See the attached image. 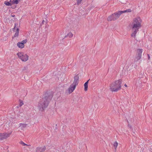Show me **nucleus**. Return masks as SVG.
<instances>
[{"label":"nucleus","instance_id":"20","mask_svg":"<svg viewBox=\"0 0 152 152\" xmlns=\"http://www.w3.org/2000/svg\"><path fill=\"white\" fill-rule=\"evenodd\" d=\"M23 104V102L22 101L20 100L19 105L20 106H21Z\"/></svg>","mask_w":152,"mask_h":152},{"label":"nucleus","instance_id":"1","mask_svg":"<svg viewBox=\"0 0 152 152\" xmlns=\"http://www.w3.org/2000/svg\"><path fill=\"white\" fill-rule=\"evenodd\" d=\"M142 19L140 17H136L133 18L132 23L130 24L132 28V37L134 38L135 37L139 29L142 26Z\"/></svg>","mask_w":152,"mask_h":152},{"label":"nucleus","instance_id":"12","mask_svg":"<svg viewBox=\"0 0 152 152\" xmlns=\"http://www.w3.org/2000/svg\"><path fill=\"white\" fill-rule=\"evenodd\" d=\"M11 0H10L9 1H5L4 2V4L7 6H10L12 5Z\"/></svg>","mask_w":152,"mask_h":152},{"label":"nucleus","instance_id":"4","mask_svg":"<svg viewBox=\"0 0 152 152\" xmlns=\"http://www.w3.org/2000/svg\"><path fill=\"white\" fill-rule=\"evenodd\" d=\"M50 98L45 97L41 99L38 104V107L41 111L44 110L48 106V102Z\"/></svg>","mask_w":152,"mask_h":152},{"label":"nucleus","instance_id":"16","mask_svg":"<svg viewBox=\"0 0 152 152\" xmlns=\"http://www.w3.org/2000/svg\"><path fill=\"white\" fill-rule=\"evenodd\" d=\"M73 34L71 32H69L67 34V36L69 38H71L73 36Z\"/></svg>","mask_w":152,"mask_h":152},{"label":"nucleus","instance_id":"10","mask_svg":"<svg viewBox=\"0 0 152 152\" xmlns=\"http://www.w3.org/2000/svg\"><path fill=\"white\" fill-rule=\"evenodd\" d=\"M46 149L45 146H43L41 147H38L36 149L37 152H44Z\"/></svg>","mask_w":152,"mask_h":152},{"label":"nucleus","instance_id":"9","mask_svg":"<svg viewBox=\"0 0 152 152\" xmlns=\"http://www.w3.org/2000/svg\"><path fill=\"white\" fill-rule=\"evenodd\" d=\"M27 40L26 39L23 40L21 42H18L17 43V45L19 48L22 49L24 48V44L27 42Z\"/></svg>","mask_w":152,"mask_h":152},{"label":"nucleus","instance_id":"8","mask_svg":"<svg viewBox=\"0 0 152 152\" xmlns=\"http://www.w3.org/2000/svg\"><path fill=\"white\" fill-rule=\"evenodd\" d=\"M143 52V50L142 49H138L136 50V58L137 60H138L141 58Z\"/></svg>","mask_w":152,"mask_h":152},{"label":"nucleus","instance_id":"13","mask_svg":"<svg viewBox=\"0 0 152 152\" xmlns=\"http://www.w3.org/2000/svg\"><path fill=\"white\" fill-rule=\"evenodd\" d=\"M89 80H88L84 84V90L86 91L88 90V84Z\"/></svg>","mask_w":152,"mask_h":152},{"label":"nucleus","instance_id":"7","mask_svg":"<svg viewBox=\"0 0 152 152\" xmlns=\"http://www.w3.org/2000/svg\"><path fill=\"white\" fill-rule=\"evenodd\" d=\"M12 132L10 133H0V140H2L4 139H6L10 136Z\"/></svg>","mask_w":152,"mask_h":152},{"label":"nucleus","instance_id":"23","mask_svg":"<svg viewBox=\"0 0 152 152\" xmlns=\"http://www.w3.org/2000/svg\"><path fill=\"white\" fill-rule=\"evenodd\" d=\"M148 58L149 59H150V56L149 55H148Z\"/></svg>","mask_w":152,"mask_h":152},{"label":"nucleus","instance_id":"18","mask_svg":"<svg viewBox=\"0 0 152 152\" xmlns=\"http://www.w3.org/2000/svg\"><path fill=\"white\" fill-rule=\"evenodd\" d=\"M82 0H76L77 2V4L79 5L81 3V1Z\"/></svg>","mask_w":152,"mask_h":152},{"label":"nucleus","instance_id":"14","mask_svg":"<svg viewBox=\"0 0 152 152\" xmlns=\"http://www.w3.org/2000/svg\"><path fill=\"white\" fill-rule=\"evenodd\" d=\"M118 145V143L116 141H115L114 142L113 144V146L115 150L116 149Z\"/></svg>","mask_w":152,"mask_h":152},{"label":"nucleus","instance_id":"17","mask_svg":"<svg viewBox=\"0 0 152 152\" xmlns=\"http://www.w3.org/2000/svg\"><path fill=\"white\" fill-rule=\"evenodd\" d=\"M26 124H23L22 123L20 124V127H21V128L26 127Z\"/></svg>","mask_w":152,"mask_h":152},{"label":"nucleus","instance_id":"11","mask_svg":"<svg viewBox=\"0 0 152 152\" xmlns=\"http://www.w3.org/2000/svg\"><path fill=\"white\" fill-rule=\"evenodd\" d=\"M16 24H15V26L13 28V31L15 32V34L14 35V37H18V36L19 33V29L18 28H16Z\"/></svg>","mask_w":152,"mask_h":152},{"label":"nucleus","instance_id":"3","mask_svg":"<svg viewBox=\"0 0 152 152\" xmlns=\"http://www.w3.org/2000/svg\"><path fill=\"white\" fill-rule=\"evenodd\" d=\"M122 80L119 79L112 83L110 86V91L112 92H117L121 89Z\"/></svg>","mask_w":152,"mask_h":152},{"label":"nucleus","instance_id":"5","mask_svg":"<svg viewBox=\"0 0 152 152\" xmlns=\"http://www.w3.org/2000/svg\"><path fill=\"white\" fill-rule=\"evenodd\" d=\"M79 77L78 76L76 75L74 77V80L67 90L69 94H70L76 88V86L78 85L79 82Z\"/></svg>","mask_w":152,"mask_h":152},{"label":"nucleus","instance_id":"19","mask_svg":"<svg viewBox=\"0 0 152 152\" xmlns=\"http://www.w3.org/2000/svg\"><path fill=\"white\" fill-rule=\"evenodd\" d=\"M20 144L22 145L23 146H28V145L27 144L24 143L23 141H21L20 142Z\"/></svg>","mask_w":152,"mask_h":152},{"label":"nucleus","instance_id":"2","mask_svg":"<svg viewBox=\"0 0 152 152\" xmlns=\"http://www.w3.org/2000/svg\"><path fill=\"white\" fill-rule=\"evenodd\" d=\"M132 10L130 9H128L123 11H117L109 16L107 18L108 21H114L119 18L120 15L126 12H130Z\"/></svg>","mask_w":152,"mask_h":152},{"label":"nucleus","instance_id":"6","mask_svg":"<svg viewBox=\"0 0 152 152\" xmlns=\"http://www.w3.org/2000/svg\"><path fill=\"white\" fill-rule=\"evenodd\" d=\"M17 55L18 58L23 62H26L28 59V56L23 52H19L17 53Z\"/></svg>","mask_w":152,"mask_h":152},{"label":"nucleus","instance_id":"22","mask_svg":"<svg viewBox=\"0 0 152 152\" xmlns=\"http://www.w3.org/2000/svg\"><path fill=\"white\" fill-rule=\"evenodd\" d=\"M124 86L126 87H127V86L126 84H124Z\"/></svg>","mask_w":152,"mask_h":152},{"label":"nucleus","instance_id":"15","mask_svg":"<svg viewBox=\"0 0 152 152\" xmlns=\"http://www.w3.org/2000/svg\"><path fill=\"white\" fill-rule=\"evenodd\" d=\"M12 5L14 4H17L19 3V1L18 0H13L11 1Z\"/></svg>","mask_w":152,"mask_h":152},{"label":"nucleus","instance_id":"21","mask_svg":"<svg viewBox=\"0 0 152 152\" xmlns=\"http://www.w3.org/2000/svg\"><path fill=\"white\" fill-rule=\"evenodd\" d=\"M11 16L12 17H15V15H11Z\"/></svg>","mask_w":152,"mask_h":152}]
</instances>
